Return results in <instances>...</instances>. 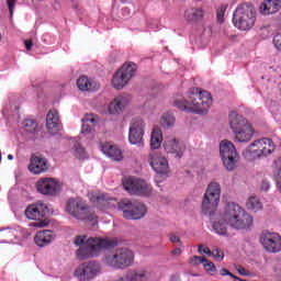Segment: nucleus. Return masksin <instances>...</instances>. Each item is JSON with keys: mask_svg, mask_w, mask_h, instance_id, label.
<instances>
[{"mask_svg": "<svg viewBox=\"0 0 281 281\" xmlns=\"http://www.w3.org/2000/svg\"><path fill=\"white\" fill-rule=\"evenodd\" d=\"M47 212H49L47 205L42 202L27 206L25 210L26 218H29L30 221H35L33 223H30V227H37L40 229L43 227H47V221L43 220L47 215Z\"/></svg>", "mask_w": 281, "mask_h": 281, "instance_id": "nucleus-13", "label": "nucleus"}, {"mask_svg": "<svg viewBox=\"0 0 281 281\" xmlns=\"http://www.w3.org/2000/svg\"><path fill=\"white\" fill-rule=\"evenodd\" d=\"M102 273V265L95 260L86 261L79 265L74 272L78 281L95 280Z\"/></svg>", "mask_w": 281, "mask_h": 281, "instance_id": "nucleus-14", "label": "nucleus"}, {"mask_svg": "<svg viewBox=\"0 0 281 281\" xmlns=\"http://www.w3.org/2000/svg\"><path fill=\"white\" fill-rule=\"evenodd\" d=\"M46 128L50 135H56L59 131H63V123H60V115L58 110H49L46 115Z\"/></svg>", "mask_w": 281, "mask_h": 281, "instance_id": "nucleus-22", "label": "nucleus"}, {"mask_svg": "<svg viewBox=\"0 0 281 281\" xmlns=\"http://www.w3.org/2000/svg\"><path fill=\"white\" fill-rule=\"evenodd\" d=\"M66 212L77 221H87L88 223H91L92 229L98 227V215L95 214V211L80 198L68 200Z\"/></svg>", "mask_w": 281, "mask_h": 281, "instance_id": "nucleus-5", "label": "nucleus"}, {"mask_svg": "<svg viewBox=\"0 0 281 281\" xmlns=\"http://www.w3.org/2000/svg\"><path fill=\"white\" fill-rule=\"evenodd\" d=\"M101 151L112 161H122L124 159V154L117 145L105 143L101 145Z\"/></svg>", "mask_w": 281, "mask_h": 281, "instance_id": "nucleus-24", "label": "nucleus"}, {"mask_svg": "<svg viewBox=\"0 0 281 281\" xmlns=\"http://www.w3.org/2000/svg\"><path fill=\"white\" fill-rule=\"evenodd\" d=\"M228 124L237 144H248L254 139V126L238 112L232 111L228 114Z\"/></svg>", "mask_w": 281, "mask_h": 281, "instance_id": "nucleus-4", "label": "nucleus"}, {"mask_svg": "<svg viewBox=\"0 0 281 281\" xmlns=\"http://www.w3.org/2000/svg\"><path fill=\"white\" fill-rule=\"evenodd\" d=\"M135 261V255L128 248H117L105 254L102 258L104 267L110 269H128Z\"/></svg>", "mask_w": 281, "mask_h": 281, "instance_id": "nucleus-7", "label": "nucleus"}, {"mask_svg": "<svg viewBox=\"0 0 281 281\" xmlns=\"http://www.w3.org/2000/svg\"><path fill=\"white\" fill-rule=\"evenodd\" d=\"M220 276H222L224 278H225V276H227L232 280H238V277L234 276V273L229 272V270H227L226 268H222L220 270Z\"/></svg>", "mask_w": 281, "mask_h": 281, "instance_id": "nucleus-42", "label": "nucleus"}, {"mask_svg": "<svg viewBox=\"0 0 281 281\" xmlns=\"http://www.w3.org/2000/svg\"><path fill=\"white\" fill-rule=\"evenodd\" d=\"M220 156L223 162L224 168L228 172H234L235 168H238V161H240V155L236 145L231 140L223 139L220 143Z\"/></svg>", "mask_w": 281, "mask_h": 281, "instance_id": "nucleus-9", "label": "nucleus"}, {"mask_svg": "<svg viewBox=\"0 0 281 281\" xmlns=\"http://www.w3.org/2000/svg\"><path fill=\"white\" fill-rule=\"evenodd\" d=\"M233 23L237 30L249 32L256 25V9L249 3L239 4L234 12Z\"/></svg>", "mask_w": 281, "mask_h": 281, "instance_id": "nucleus-8", "label": "nucleus"}, {"mask_svg": "<svg viewBox=\"0 0 281 281\" xmlns=\"http://www.w3.org/2000/svg\"><path fill=\"white\" fill-rule=\"evenodd\" d=\"M173 105L184 113L206 115L212 106V94L205 90L201 91L199 88H193L188 92L187 98L177 94L173 99Z\"/></svg>", "mask_w": 281, "mask_h": 281, "instance_id": "nucleus-2", "label": "nucleus"}, {"mask_svg": "<svg viewBox=\"0 0 281 281\" xmlns=\"http://www.w3.org/2000/svg\"><path fill=\"white\" fill-rule=\"evenodd\" d=\"M203 16H205V11L201 7L188 8L184 11V21L188 23H199V21H203Z\"/></svg>", "mask_w": 281, "mask_h": 281, "instance_id": "nucleus-26", "label": "nucleus"}, {"mask_svg": "<svg viewBox=\"0 0 281 281\" xmlns=\"http://www.w3.org/2000/svg\"><path fill=\"white\" fill-rule=\"evenodd\" d=\"M54 240V233L52 231H42L35 235V244L37 247H45Z\"/></svg>", "mask_w": 281, "mask_h": 281, "instance_id": "nucleus-30", "label": "nucleus"}, {"mask_svg": "<svg viewBox=\"0 0 281 281\" xmlns=\"http://www.w3.org/2000/svg\"><path fill=\"white\" fill-rule=\"evenodd\" d=\"M7 4H8L10 16H13L14 8H16V0H7Z\"/></svg>", "mask_w": 281, "mask_h": 281, "instance_id": "nucleus-43", "label": "nucleus"}, {"mask_svg": "<svg viewBox=\"0 0 281 281\" xmlns=\"http://www.w3.org/2000/svg\"><path fill=\"white\" fill-rule=\"evenodd\" d=\"M164 146L166 153L173 155L177 159H181L186 153V144L176 137H167Z\"/></svg>", "mask_w": 281, "mask_h": 281, "instance_id": "nucleus-21", "label": "nucleus"}, {"mask_svg": "<svg viewBox=\"0 0 281 281\" xmlns=\"http://www.w3.org/2000/svg\"><path fill=\"white\" fill-rule=\"evenodd\" d=\"M198 252L200 254H205L206 256L211 257L212 256V250H210L207 247L203 246V244H200L198 246Z\"/></svg>", "mask_w": 281, "mask_h": 281, "instance_id": "nucleus-46", "label": "nucleus"}, {"mask_svg": "<svg viewBox=\"0 0 281 281\" xmlns=\"http://www.w3.org/2000/svg\"><path fill=\"white\" fill-rule=\"evenodd\" d=\"M148 270H131L125 274V281H153Z\"/></svg>", "mask_w": 281, "mask_h": 281, "instance_id": "nucleus-29", "label": "nucleus"}, {"mask_svg": "<svg viewBox=\"0 0 281 281\" xmlns=\"http://www.w3.org/2000/svg\"><path fill=\"white\" fill-rule=\"evenodd\" d=\"M88 199L91 203H93L94 205H98V207H100V205H106V203L109 202V198L106 196V194L100 191L89 192Z\"/></svg>", "mask_w": 281, "mask_h": 281, "instance_id": "nucleus-32", "label": "nucleus"}, {"mask_svg": "<svg viewBox=\"0 0 281 281\" xmlns=\"http://www.w3.org/2000/svg\"><path fill=\"white\" fill-rule=\"evenodd\" d=\"M170 281H181L179 277H171Z\"/></svg>", "mask_w": 281, "mask_h": 281, "instance_id": "nucleus-51", "label": "nucleus"}, {"mask_svg": "<svg viewBox=\"0 0 281 281\" xmlns=\"http://www.w3.org/2000/svg\"><path fill=\"white\" fill-rule=\"evenodd\" d=\"M181 254H183V250H181V248H176L171 251V256H173V258H179Z\"/></svg>", "mask_w": 281, "mask_h": 281, "instance_id": "nucleus-48", "label": "nucleus"}, {"mask_svg": "<svg viewBox=\"0 0 281 281\" xmlns=\"http://www.w3.org/2000/svg\"><path fill=\"white\" fill-rule=\"evenodd\" d=\"M36 128H37L36 121L26 120L24 122V131H26V133H36Z\"/></svg>", "mask_w": 281, "mask_h": 281, "instance_id": "nucleus-38", "label": "nucleus"}, {"mask_svg": "<svg viewBox=\"0 0 281 281\" xmlns=\"http://www.w3.org/2000/svg\"><path fill=\"white\" fill-rule=\"evenodd\" d=\"M77 87L79 91H98V89H100V83L93 79H88L86 76H81L77 80Z\"/></svg>", "mask_w": 281, "mask_h": 281, "instance_id": "nucleus-28", "label": "nucleus"}, {"mask_svg": "<svg viewBox=\"0 0 281 281\" xmlns=\"http://www.w3.org/2000/svg\"><path fill=\"white\" fill-rule=\"evenodd\" d=\"M236 271L239 272L240 276H249V271L243 267L237 268Z\"/></svg>", "mask_w": 281, "mask_h": 281, "instance_id": "nucleus-49", "label": "nucleus"}, {"mask_svg": "<svg viewBox=\"0 0 281 281\" xmlns=\"http://www.w3.org/2000/svg\"><path fill=\"white\" fill-rule=\"evenodd\" d=\"M16 239V229L14 228H2L0 229V243H14Z\"/></svg>", "mask_w": 281, "mask_h": 281, "instance_id": "nucleus-33", "label": "nucleus"}, {"mask_svg": "<svg viewBox=\"0 0 281 281\" xmlns=\"http://www.w3.org/2000/svg\"><path fill=\"white\" fill-rule=\"evenodd\" d=\"M82 126H81V134L86 135V137L91 138L93 137V130L92 126H95L98 122H100V119L93 114H86L82 120Z\"/></svg>", "mask_w": 281, "mask_h": 281, "instance_id": "nucleus-25", "label": "nucleus"}, {"mask_svg": "<svg viewBox=\"0 0 281 281\" xmlns=\"http://www.w3.org/2000/svg\"><path fill=\"white\" fill-rule=\"evenodd\" d=\"M72 149L75 150L76 157H78L79 159H85V147H82V145H80L78 140H74Z\"/></svg>", "mask_w": 281, "mask_h": 281, "instance_id": "nucleus-36", "label": "nucleus"}, {"mask_svg": "<svg viewBox=\"0 0 281 281\" xmlns=\"http://www.w3.org/2000/svg\"><path fill=\"white\" fill-rule=\"evenodd\" d=\"M123 188L130 194H136L137 196H150L153 194V187L137 178H126L123 181Z\"/></svg>", "mask_w": 281, "mask_h": 281, "instance_id": "nucleus-15", "label": "nucleus"}, {"mask_svg": "<svg viewBox=\"0 0 281 281\" xmlns=\"http://www.w3.org/2000/svg\"><path fill=\"white\" fill-rule=\"evenodd\" d=\"M203 267H204V271H206V273H209V276H216L217 270H216V266H214V262L205 259Z\"/></svg>", "mask_w": 281, "mask_h": 281, "instance_id": "nucleus-37", "label": "nucleus"}, {"mask_svg": "<svg viewBox=\"0 0 281 281\" xmlns=\"http://www.w3.org/2000/svg\"><path fill=\"white\" fill-rule=\"evenodd\" d=\"M247 210L251 212H262V202L258 196H250L246 203Z\"/></svg>", "mask_w": 281, "mask_h": 281, "instance_id": "nucleus-34", "label": "nucleus"}, {"mask_svg": "<svg viewBox=\"0 0 281 281\" xmlns=\"http://www.w3.org/2000/svg\"><path fill=\"white\" fill-rule=\"evenodd\" d=\"M131 94H120L110 102L108 106V113L110 115H122L126 111L128 104H131Z\"/></svg>", "mask_w": 281, "mask_h": 281, "instance_id": "nucleus-20", "label": "nucleus"}, {"mask_svg": "<svg viewBox=\"0 0 281 281\" xmlns=\"http://www.w3.org/2000/svg\"><path fill=\"white\" fill-rule=\"evenodd\" d=\"M0 41H1V34H0Z\"/></svg>", "mask_w": 281, "mask_h": 281, "instance_id": "nucleus-53", "label": "nucleus"}, {"mask_svg": "<svg viewBox=\"0 0 281 281\" xmlns=\"http://www.w3.org/2000/svg\"><path fill=\"white\" fill-rule=\"evenodd\" d=\"M213 232L218 236L227 234V227L232 229H251L254 227V216L236 203H228L220 220L212 223Z\"/></svg>", "mask_w": 281, "mask_h": 281, "instance_id": "nucleus-1", "label": "nucleus"}, {"mask_svg": "<svg viewBox=\"0 0 281 281\" xmlns=\"http://www.w3.org/2000/svg\"><path fill=\"white\" fill-rule=\"evenodd\" d=\"M35 188L40 194L56 196L63 190V183L56 178H41L37 180Z\"/></svg>", "mask_w": 281, "mask_h": 281, "instance_id": "nucleus-16", "label": "nucleus"}, {"mask_svg": "<svg viewBox=\"0 0 281 281\" xmlns=\"http://www.w3.org/2000/svg\"><path fill=\"white\" fill-rule=\"evenodd\" d=\"M227 10V4H222L217 11H216V16L218 23H224L225 22V11Z\"/></svg>", "mask_w": 281, "mask_h": 281, "instance_id": "nucleus-39", "label": "nucleus"}, {"mask_svg": "<svg viewBox=\"0 0 281 281\" xmlns=\"http://www.w3.org/2000/svg\"><path fill=\"white\" fill-rule=\"evenodd\" d=\"M276 153V143L269 137L258 138L250 143L243 151L246 161H258Z\"/></svg>", "mask_w": 281, "mask_h": 281, "instance_id": "nucleus-6", "label": "nucleus"}, {"mask_svg": "<svg viewBox=\"0 0 281 281\" xmlns=\"http://www.w3.org/2000/svg\"><path fill=\"white\" fill-rule=\"evenodd\" d=\"M281 9V0H265L259 10L265 16L269 14H276Z\"/></svg>", "mask_w": 281, "mask_h": 281, "instance_id": "nucleus-27", "label": "nucleus"}, {"mask_svg": "<svg viewBox=\"0 0 281 281\" xmlns=\"http://www.w3.org/2000/svg\"><path fill=\"white\" fill-rule=\"evenodd\" d=\"M212 256L213 258H215L218 262H221L224 258H225V255L223 254V251L218 250V249H214L212 251Z\"/></svg>", "mask_w": 281, "mask_h": 281, "instance_id": "nucleus-45", "label": "nucleus"}, {"mask_svg": "<svg viewBox=\"0 0 281 281\" xmlns=\"http://www.w3.org/2000/svg\"><path fill=\"white\" fill-rule=\"evenodd\" d=\"M169 240L170 243H172L173 245H179V247H183V241H181V237L176 235V234H172L170 235L169 237Z\"/></svg>", "mask_w": 281, "mask_h": 281, "instance_id": "nucleus-41", "label": "nucleus"}, {"mask_svg": "<svg viewBox=\"0 0 281 281\" xmlns=\"http://www.w3.org/2000/svg\"><path fill=\"white\" fill-rule=\"evenodd\" d=\"M218 203H221V184L218 182H211L202 200L203 214L212 216L216 212Z\"/></svg>", "mask_w": 281, "mask_h": 281, "instance_id": "nucleus-10", "label": "nucleus"}, {"mask_svg": "<svg viewBox=\"0 0 281 281\" xmlns=\"http://www.w3.org/2000/svg\"><path fill=\"white\" fill-rule=\"evenodd\" d=\"M205 258L199 257V256H193L189 262L192 265V267H199V265H204Z\"/></svg>", "mask_w": 281, "mask_h": 281, "instance_id": "nucleus-40", "label": "nucleus"}, {"mask_svg": "<svg viewBox=\"0 0 281 281\" xmlns=\"http://www.w3.org/2000/svg\"><path fill=\"white\" fill-rule=\"evenodd\" d=\"M29 170L32 175H43V172H47V170H49L47 159L38 155H32Z\"/></svg>", "mask_w": 281, "mask_h": 281, "instance_id": "nucleus-23", "label": "nucleus"}, {"mask_svg": "<svg viewBox=\"0 0 281 281\" xmlns=\"http://www.w3.org/2000/svg\"><path fill=\"white\" fill-rule=\"evenodd\" d=\"M120 212H123V217L128 221H139L146 216V205L142 202L123 200L117 203Z\"/></svg>", "mask_w": 281, "mask_h": 281, "instance_id": "nucleus-12", "label": "nucleus"}, {"mask_svg": "<svg viewBox=\"0 0 281 281\" xmlns=\"http://www.w3.org/2000/svg\"><path fill=\"white\" fill-rule=\"evenodd\" d=\"M176 122L177 120L175 119V115L172 113H165L160 117V126H162V128H172Z\"/></svg>", "mask_w": 281, "mask_h": 281, "instance_id": "nucleus-35", "label": "nucleus"}, {"mask_svg": "<svg viewBox=\"0 0 281 281\" xmlns=\"http://www.w3.org/2000/svg\"><path fill=\"white\" fill-rule=\"evenodd\" d=\"M272 43H273L276 49H278V52H281V33L274 35Z\"/></svg>", "mask_w": 281, "mask_h": 281, "instance_id": "nucleus-44", "label": "nucleus"}, {"mask_svg": "<svg viewBox=\"0 0 281 281\" xmlns=\"http://www.w3.org/2000/svg\"><path fill=\"white\" fill-rule=\"evenodd\" d=\"M24 45H25L27 52H30V49H32V47L34 46V44L30 40H25Z\"/></svg>", "mask_w": 281, "mask_h": 281, "instance_id": "nucleus-50", "label": "nucleus"}, {"mask_svg": "<svg viewBox=\"0 0 281 281\" xmlns=\"http://www.w3.org/2000/svg\"><path fill=\"white\" fill-rule=\"evenodd\" d=\"M164 142V132L159 127H154L150 136V149L157 150Z\"/></svg>", "mask_w": 281, "mask_h": 281, "instance_id": "nucleus-31", "label": "nucleus"}, {"mask_svg": "<svg viewBox=\"0 0 281 281\" xmlns=\"http://www.w3.org/2000/svg\"><path fill=\"white\" fill-rule=\"evenodd\" d=\"M8 159H9V161H12V159H14V156H12V154H9Z\"/></svg>", "mask_w": 281, "mask_h": 281, "instance_id": "nucleus-52", "label": "nucleus"}, {"mask_svg": "<svg viewBox=\"0 0 281 281\" xmlns=\"http://www.w3.org/2000/svg\"><path fill=\"white\" fill-rule=\"evenodd\" d=\"M261 190L262 192H269L271 190V182L269 180H262Z\"/></svg>", "mask_w": 281, "mask_h": 281, "instance_id": "nucleus-47", "label": "nucleus"}, {"mask_svg": "<svg viewBox=\"0 0 281 281\" xmlns=\"http://www.w3.org/2000/svg\"><path fill=\"white\" fill-rule=\"evenodd\" d=\"M146 130V122L142 117L132 119L128 130V142L132 145L139 144L144 146V133Z\"/></svg>", "mask_w": 281, "mask_h": 281, "instance_id": "nucleus-17", "label": "nucleus"}, {"mask_svg": "<svg viewBox=\"0 0 281 281\" xmlns=\"http://www.w3.org/2000/svg\"><path fill=\"white\" fill-rule=\"evenodd\" d=\"M74 245L79 247L76 251L77 258L79 260H87V258H98L102 251L117 247V239L79 235L75 238Z\"/></svg>", "mask_w": 281, "mask_h": 281, "instance_id": "nucleus-3", "label": "nucleus"}, {"mask_svg": "<svg viewBox=\"0 0 281 281\" xmlns=\"http://www.w3.org/2000/svg\"><path fill=\"white\" fill-rule=\"evenodd\" d=\"M259 243L268 254H280L281 236L278 233L262 231Z\"/></svg>", "mask_w": 281, "mask_h": 281, "instance_id": "nucleus-18", "label": "nucleus"}, {"mask_svg": "<svg viewBox=\"0 0 281 281\" xmlns=\"http://www.w3.org/2000/svg\"><path fill=\"white\" fill-rule=\"evenodd\" d=\"M149 166L153 168L157 175L161 177H168L170 175V166L168 165V159L157 153H151L148 156Z\"/></svg>", "mask_w": 281, "mask_h": 281, "instance_id": "nucleus-19", "label": "nucleus"}, {"mask_svg": "<svg viewBox=\"0 0 281 281\" xmlns=\"http://www.w3.org/2000/svg\"><path fill=\"white\" fill-rule=\"evenodd\" d=\"M137 74V65L134 63H125L112 77L111 85L116 91H122L124 87L128 86L132 78Z\"/></svg>", "mask_w": 281, "mask_h": 281, "instance_id": "nucleus-11", "label": "nucleus"}]
</instances>
